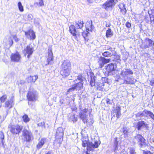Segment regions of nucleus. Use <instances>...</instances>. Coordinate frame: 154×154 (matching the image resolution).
<instances>
[{
	"label": "nucleus",
	"mask_w": 154,
	"mask_h": 154,
	"mask_svg": "<svg viewBox=\"0 0 154 154\" xmlns=\"http://www.w3.org/2000/svg\"><path fill=\"white\" fill-rule=\"evenodd\" d=\"M134 79L132 78L128 77L127 79H124L123 80V84H133L135 82Z\"/></svg>",
	"instance_id": "26"
},
{
	"label": "nucleus",
	"mask_w": 154,
	"mask_h": 154,
	"mask_svg": "<svg viewBox=\"0 0 154 154\" xmlns=\"http://www.w3.org/2000/svg\"><path fill=\"white\" fill-rule=\"evenodd\" d=\"M123 133L124 136V137H126L128 136V131L127 128L125 127H123Z\"/></svg>",
	"instance_id": "38"
},
{
	"label": "nucleus",
	"mask_w": 154,
	"mask_h": 154,
	"mask_svg": "<svg viewBox=\"0 0 154 154\" xmlns=\"http://www.w3.org/2000/svg\"><path fill=\"white\" fill-rule=\"evenodd\" d=\"M45 154H51V152L49 151L48 152H47V153H45Z\"/></svg>",
	"instance_id": "55"
},
{
	"label": "nucleus",
	"mask_w": 154,
	"mask_h": 154,
	"mask_svg": "<svg viewBox=\"0 0 154 154\" xmlns=\"http://www.w3.org/2000/svg\"><path fill=\"white\" fill-rule=\"evenodd\" d=\"M120 56L119 55H114V59L113 60V61L119 62L120 61Z\"/></svg>",
	"instance_id": "41"
},
{
	"label": "nucleus",
	"mask_w": 154,
	"mask_h": 154,
	"mask_svg": "<svg viewBox=\"0 0 154 154\" xmlns=\"http://www.w3.org/2000/svg\"><path fill=\"white\" fill-rule=\"evenodd\" d=\"M119 8L120 9L121 12L123 14H125L127 10L125 7V5L123 3H120L119 5Z\"/></svg>",
	"instance_id": "29"
},
{
	"label": "nucleus",
	"mask_w": 154,
	"mask_h": 154,
	"mask_svg": "<svg viewBox=\"0 0 154 154\" xmlns=\"http://www.w3.org/2000/svg\"><path fill=\"white\" fill-rule=\"evenodd\" d=\"M8 128L11 134L14 135H19L22 132L23 126L18 124H10Z\"/></svg>",
	"instance_id": "3"
},
{
	"label": "nucleus",
	"mask_w": 154,
	"mask_h": 154,
	"mask_svg": "<svg viewBox=\"0 0 154 154\" xmlns=\"http://www.w3.org/2000/svg\"><path fill=\"white\" fill-rule=\"evenodd\" d=\"M14 97H13L10 100H8L5 102V107L10 109L12 108L14 105Z\"/></svg>",
	"instance_id": "22"
},
{
	"label": "nucleus",
	"mask_w": 154,
	"mask_h": 154,
	"mask_svg": "<svg viewBox=\"0 0 154 154\" xmlns=\"http://www.w3.org/2000/svg\"><path fill=\"white\" fill-rule=\"evenodd\" d=\"M26 98L28 101V105H30L31 102H35L38 99L37 95L34 91L29 90L27 95Z\"/></svg>",
	"instance_id": "5"
},
{
	"label": "nucleus",
	"mask_w": 154,
	"mask_h": 154,
	"mask_svg": "<svg viewBox=\"0 0 154 154\" xmlns=\"http://www.w3.org/2000/svg\"><path fill=\"white\" fill-rule=\"evenodd\" d=\"M151 12V14H152L153 17H154V7L153 9L150 10Z\"/></svg>",
	"instance_id": "52"
},
{
	"label": "nucleus",
	"mask_w": 154,
	"mask_h": 154,
	"mask_svg": "<svg viewBox=\"0 0 154 154\" xmlns=\"http://www.w3.org/2000/svg\"><path fill=\"white\" fill-rule=\"evenodd\" d=\"M63 131L61 127L57 128L55 136V140L59 144H61L63 141Z\"/></svg>",
	"instance_id": "6"
},
{
	"label": "nucleus",
	"mask_w": 154,
	"mask_h": 154,
	"mask_svg": "<svg viewBox=\"0 0 154 154\" xmlns=\"http://www.w3.org/2000/svg\"><path fill=\"white\" fill-rule=\"evenodd\" d=\"M4 135L3 132L2 131H1L0 132V137L1 138V139L2 140H3L4 139Z\"/></svg>",
	"instance_id": "43"
},
{
	"label": "nucleus",
	"mask_w": 154,
	"mask_h": 154,
	"mask_svg": "<svg viewBox=\"0 0 154 154\" xmlns=\"http://www.w3.org/2000/svg\"><path fill=\"white\" fill-rule=\"evenodd\" d=\"M1 116L0 115V119H1Z\"/></svg>",
	"instance_id": "58"
},
{
	"label": "nucleus",
	"mask_w": 154,
	"mask_h": 154,
	"mask_svg": "<svg viewBox=\"0 0 154 154\" xmlns=\"http://www.w3.org/2000/svg\"><path fill=\"white\" fill-rule=\"evenodd\" d=\"M82 145L83 147H85L87 146L86 150L85 152V154H90V151L93 150V149L97 148L100 144V142L98 141H95L93 144L90 142L88 138H83L82 139Z\"/></svg>",
	"instance_id": "1"
},
{
	"label": "nucleus",
	"mask_w": 154,
	"mask_h": 154,
	"mask_svg": "<svg viewBox=\"0 0 154 154\" xmlns=\"http://www.w3.org/2000/svg\"><path fill=\"white\" fill-rule=\"evenodd\" d=\"M114 139H115V141L114 142V145H118V142L117 141L118 138L117 137H116Z\"/></svg>",
	"instance_id": "49"
},
{
	"label": "nucleus",
	"mask_w": 154,
	"mask_h": 154,
	"mask_svg": "<svg viewBox=\"0 0 154 154\" xmlns=\"http://www.w3.org/2000/svg\"><path fill=\"white\" fill-rule=\"evenodd\" d=\"M12 38L16 42H17L19 41V39L17 37V35L16 34L13 35Z\"/></svg>",
	"instance_id": "45"
},
{
	"label": "nucleus",
	"mask_w": 154,
	"mask_h": 154,
	"mask_svg": "<svg viewBox=\"0 0 154 154\" xmlns=\"http://www.w3.org/2000/svg\"><path fill=\"white\" fill-rule=\"evenodd\" d=\"M143 154H153V152H151L150 151L148 150H143Z\"/></svg>",
	"instance_id": "44"
},
{
	"label": "nucleus",
	"mask_w": 154,
	"mask_h": 154,
	"mask_svg": "<svg viewBox=\"0 0 154 154\" xmlns=\"http://www.w3.org/2000/svg\"><path fill=\"white\" fill-rule=\"evenodd\" d=\"M134 138L139 143V145L140 147L146 146V140L141 134H137L135 136Z\"/></svg>",
	"instance_id": "13"
},
{
	"label": "nucleus",
	"mask_w": 154,
	"mask_h": 154,
	"mask_svg": "<svg viewBox=\"0 0 154 154\" xmlns=\"http://www.w3.org/2000/svg\"><path fill=\"white\" fill-rule=\"evenodd\" d=\"M22 118L23 122L25 123L28 122L30 120V119L28 117V115L26 114L24 115L23 116Z\"/></svg>",
	"instance_id": "34"
},
{
	"label": "nucleus",
	"mask_w": 154,
	"mask_h": 154,
	"mask_svg": "<svg viewBox=\"0 0 154 154\" xmlns=\"http://www.w3.org/2000/svg\"><path fill=\"white\" fill-rule=\"evenodd\" d=\"M110 61V59H109L105 58L103 57H100L98 62L100 68H102L105 64L109 63Z\"/></svg>",
	"instance_id": "19"
},
{
	"label": "nucleus",
	"mask_w": 154,
	"mask_h": 154,
	"mask_svg": "<svg viewBox=\"0 0 154 154\" xmlns=\"http://www.w3.org/2000/svg\"><path fill=\"white\" fill-rule=\"evenodd\" d=\"M113 32L111 29L109 28L106 30V36L107 38H110L113 36Z\"/></svg>",
	"instance_id": "30"
},
{
	"label": "nucleus",
	"mask_w": 154,
	"mask_h": 154,
	"mask_svg": "<svg viewBox=\"0 0 154 154\" xmlns=\"http://www.w3.org/2000/svg\"><path fill=\"white\" fill-rule=\"evenodd\" d=\"M111 26V23L109 22H106V26L107 27H109Z\"/></svg>",
	"instance_id": "51"
},
{
	"label": "nucleus",
	"mask_w": 154,
	"mask_h": 154,
	"mask_svg": "<svg viewBox=\"0 0 154 154\" xmlns=\"http://www.w3.org/2000/svg\"><path fill=\"white\" fill-rule=\"evenodd\" d=\"M47 139L43 137L42 138L39 140L36 146L37 149H39L41 148L47 142Z\"/></svg>",
	"instance_id": "24"
},
{
	"label": "nucleus",
	"mask_w": 154,
	"mask_h": 154,
	"mask_svg": "<svg viewBox=\"0 0 154 154\" xmlns=\"http://www.w3.org/2000/svg\"><path fill=\"white\" fill-rule=\"evenodd\" d=\"M117 2L118 0H107L102 5V8L107 10L113 7Z\"/></svg>",
	"instance_id": "12"
},
{
	"label": "nucleus",
	"mask_w": 154,
	"mask_h": 154,
	"mask_svg": "<svg viewBox=\"0 0 154 154\" xmlns=\"http://www.w3.org/2000/svg\"><path fill=\"white\" fill-rule=\"evenodd\" d=\"M131 26V23L128 22H127L125 23V26L127 28H130Z\"/></svg>",
	"instance_id": "46"
},
{
	"label": "nucleus",
	"mask_w": 154,
	"mask_h": 154,
	"mask_svg": "<svg viewBox=\"0 0 154 154\" xmlns=\"http://www.w3.org/2000/svg\"><path fill=\"white\" fill-rule=\"evenodd\" d=\"M111 53L109 51H105L102 53V55L105 57L110 56Z\"/></svg>",
	"instance_id": "40"
},
{
	"label": "nucleus",
	"mask_w": 154,
	"mask_h": 154,
	"mask_svg": "<svg viewBox=\"0 0 154 154\" xmlns=\"http://www.w3.org/2000/svg\"><path fill=\"white\" fill-rule=\"evenodd\" d=\"M25 34L27 37H29L30 40H34L36 38V35L34 31L31 29H29L24 32Z\"/></svg>",
	"instance_id": "21"
},
{
	"label": "nucleus",
	"mask_w": 154,
	"mask_h": 154,
	"mask_svg": "<svg viewBox=\"0 0 154 154\" xmlns=\"http://www.w3.org/2000/svg\"><path fill=\"white\" fill-rule=\"evenodd\" d=\"M40 6H42L44 5L43 0H39L38 3Z\"/></svg>",
	"instance_id": "48"
},
{
	"label": "nucleus",
	"mask_w": 154,
	"mask_h": 154,
	"mask_svg": "<svg viewBox=\"0 0 154 154\" xmlns=\"http://www.w3.org/2000/svg\"><path fill=\"white\" fill-rule=\"evenodd\" d=\"M69 31L71 34L75 37V39H76L78 37H79L80 33L77 32L74 25H72L69 26Z\"/></svg>",
	"instance_id": "15"
},
{
	"label": "nucleus",
	"mask_w": 154,
	"mask_h": 154,
	"mask_svg": "<svg viewBox=\"0 0 154 154\" xmlns=\"http://www.w3.org/2000/svg\"><path fill=\"white\" fill-rule=\"evenodd\" d=\"M13 43V40L12 39L11 37H9L7 41L5 42V44L6 46H9V47H10L11 46Z\"/></svg>",
	"instance_id": "31"
},
{
	"label": "nucleus",
	"mask_w": 154,
	"mask_h": 154,
	"mask_svg": "<svg viewBox=\"0 0 154 154\" xmlns=\"http://www.w3.org/2000/svg\"><path fill=\"white\" fill-rule=\"evenodd\" d=\"M112 48L111 47H110L108 49H107V50H110L111 49H112Z\"/></svg>",
	"instance_id": "56"
},
{
	"label": "nucleus",
	"mask_w": 154,
	"mask_h": 154,
	"mask_svg": "<svg viewBox=\"0 0 154 154\" xmlns=\"http://www.w3.org/2000/svg\"><path fill=\"white\" fill-rule=\"evenodd\" d=\"M116 113L117 119H119L121 115V109L120 107H117V109L116 110Z\"/></svg>",
	"instance_id": "32"
},
{
	"label": "nucleus",
	"mask_w": 154,
	"mask_h": 154,
	"mask_svg": "<svg viewBox=\"0 0 154 154\" xmlns=\"http://www.w3.org/2000/svg\"><path fill=\"white\" fill-rule=\"evenodd\" d=\"M130 154H136V152L134 148H131L130 149Z\"/></svg>",
	"instance_id": "47"
},
{
	"label": "nucleus",
	"mask_w": 154,
	"mask_h": 154,
	"mask_svg": "<svg viewBox=\"0 0 154 154\" xmlns=\"http://www.w3.org/2000/svg\"><path fill=\"white\" fill-rule=\"evenodd\" d=\"M90 84L91 87L95 85V80L94 79H93L91 78Z\"/></svg>",
	"instance_id": "42"
},
{
	"label": "nucleus",
	"mask_w": 154,
	"mask_h": 154,
	"mask_svg": "<svg viewBox=\"0 0 154 154\" xmlns=\"http://www.w3.org/2000/svg\"><path fill=\"white\" fill-rule=\"evenodd\" d=\"M89 33L84 31L82 34L85 40V43L87 45H89L92 43V41L89 36Z\"/></svg>",
	"instance_id": "17"
},
{
	"label": "nucleus",
	"mask_w": 154,
	"mask_h": 154,
	"mask_svg": "<svg viewBox=\"0 0 154 154\" xmlns=\"http://www.w3.org/2000/svg\"><path fill=\"white\" fill-rule=\"evenodd\" d=\"M106 72L108 75H113L115 74L116 69V66L114 64L111 63L106 65L105 67Z\"/></svg>",
	"instance_id": "7"
},
{
	"label": "nucleus",
	"mask_w": 154,
	"mask_h": 154,
	"mask_svg": "<svg viewBox=\"0 0 154 154\" xmlns=\"http://www.w3.org/2000/svg\"><path fill=\"white\" fill-rule=\"evenodd\" d=\"M83 83L84 82H79L72 85L71 87L67 91V94H68L69 92L74 91L75 90L79 91L82 89L83 88Z\"/></svg>",
	"instance_id": "11"
},
{
	"label": "nucleus",
	"mask_w": 154,
	"mask_h": 154,
	"mask_svg": "<svg viewBox=\"0 0 154 154\" xmlns=\"http://www.w3.org/2000/svg\"><path fill=\"white\" fill-rule=\"evenodd\" d=\"M46 57L47 63L46 65L51 64L53 61L54 60L52 45H50L48 46V55Z\"/></svg>",
	"instance_id": "9"
},
{
	"label": "nucleus",
	"mask_w": 154,
	"mask_h": 154,
	"mask_svg": "<svg viewBox=\"0 0 154 154\" xmlns=\"http://www.w3.org/2000/svg\"><path fill=\"white\" fill-rule=\"evenodd\" d=\"M106 103L107 104H111V103L110 102V100L109 98H107L106 99Z\"/></svg>",
	"instance_id": "50"
},
{
	"label": "nucleus",
	"mask_w": 154,
	"mask_h": 154,
	"mask_svg": "<svg viewBox=\"0 0 154 154\" xmlns=\"http://www.w3.org/2000/svg\"><path fill=\"white\" fill-rule=\"evenodd\" d=\"M7 97L6 94H4L0 97V101L1 103L5 102L7 99Z\"/></svg>",
	"instance_id": "37"
},
{
	"label": "nucleus",
	"mask_w": 154,
	"mask_h": 154,
	"mask_svg": "<svg viewBox=\"0 0 154 154\" xmlns=\"http://www.w3.org/2000/svg\"><path fill=\"white\" fill-rule=\"evenodd\" d=\"M150 83L152 84H154V79H152L151 81H150Z\"/></svg>",
	"instance_id": "54"
},
{
	"label": "nucleus",
	"mask_w": 154,
	"mask_h": 154,
	"mask_svg": "<svg viewBox=\"0 0 154 154\" xmlns=\"http://www.w3.org/2000/svg\"><path fill=\"white\" fill-rule=\"evenodd\" d=\"M38 78L37 75L30 76L27 78V80L28 83H34Z\"/></svg>",
	"instance_id": "27"
},
{
	"label": "nucleus",
	"mask_w": 154,
	"mask_h": 154,
	"mask_svg": "<svg viewBox=\"0 0 154 154\" xmlns=\"http://www.w3.org/2000/svg\"><path fill=\"white\" fill-rule=\"evenodd\" d=\"M84 77L83 76V75L81 73L79 74L78 75L77 77V79H75V80L74 81H77V80H78L79 81H80L79 82H84Z\"/></svg>",
	"instance_id": "35"
},
{
	"label": "nucleus",
	"mask_w": 154,
	"mask_h": 154,
	"mask_svg": "<svg viewBox=\"0 0 154 154\" xmlns=\"http://www.w3.org/2000/svg\"><path fill=\"white\" fill-rule=\"evenodd\" d=\"M133 72L130 69H126L125 70H122L121 72V75L123 76H126L129 75H132Z\"/></svg>",
	"instance_id": "25"
},
{
	"label": "nucleus",
	"mask_w": 154,
	"mask_h": 154,
	"mask_svg": "<svg viewBox=\"0 0 154 154\" xmlns=\"http://www.w3.org/2000/svg\"><path fill=\"white\" fill-rule=\"evenodd\" d=\"M84 23L83 21L79 20L76 22L75 26L77 29H81L84 26Z\"/></svg>",
	"instance_id": "28"
},
{
	"label": "nucleus",
	"mask_w": 154,
	"mask_h": 154,
	"mask_svg": "<svg viewBox=\"0 0 154 154\" xmlns=\"http://www.w3.org/2000/svg\"><path fill=\"white\" fill-rule=\"evenodd\" d=\"M22 57L20 53L16 51L12 53L10 55V59L11 62L15 63H20L21 61Z\"/></svg>",
	"instance_id": "8"
},
{
	"label": "nucleus",
	"mask_w": 154,
	"mask_h": 154,
	"mask_svg": "<svg viewBox=\"0 0 154 154\" xmlns=\"http://www.w3.org/2000/svg\"><path fill=\"white\" fill-rule=\"evenodd\" d=\"M144 112L146 115H148L152 119L154 120V115L153 113L150 111H148L146 109H144L142 113H138L136 116V117H140L144 116L145 115L143 113Z\"/></svg>",
	"instance_id": "18"
},
{
	"label": "nucleus",
	"mask_w": 154,
	"mask_h": 154,
	"mask_svg": "<svg viewBox=\"0 0 154 154\" xmlns=\"http://www.w3.org/2000/svg\"><path fill=\"white\" fill-rule=\"evenodd\" d=\"M88 111V109L85 108L82 110L81 112L79 114V116L83 122L84 123H87L88 122V119H87L88 115L86 113Z\"/></svg>",
	"instance_id": "14"
},
{
	"label": "nucleus",
	"mask_w": 154,
	"mask_h": 154,
	"mask_svg": "<svg viewBox=\"0 0 154 154\" xmlns=\"http://www.w3.org/2000/svg\"><path fill=\"white\" fill-rule=\"evenodd\" d=\"M17 5L19 11L21 12H23L24 11V9L21 3L20 2H19Z\"/></svg>",
	"instance_id": "39"
},
{
	"label": "nucleus",
	"mask_w": 154,
	"mask_h": 154,
	"mask_svg": "<svg viewBox=\"0 0 154 154\" xmlns=\"http://www.w3.org/2000/svg\"><path fill=\"white\" fill-rule=\"evenodd\" d=\"M113 116L115 117V115H114V116H113L112 117V118H111V119H112V118H113Z\"/></svg>",
	"instance_id": "57"
},
{
	"label": "nucleus",
	"mask_w": 154,
	"mask_h": 154,
	"mask_svg": "<svg viewBox=\"0 0 154 154\" xmlns=\"http://www.w3.org/2000/svg\"><path fill=\"white\" fill-rule=\"evenodd\" d=\"M23 140L26 142H30L34 139V137L30 130L24 129L22 132Z\"/></svg>",
	"instance_id": "4"
},
{
	"label": "nucleus",
	"mask_w": 154,
	"mask_h": 154,
	"mask_svg": "<svg viewBox=\"0 0 154 154\" xmlns=\"http://www.w3.org/2000/svg\"><path fill=\"white\" fill-rule=\"evenodd\" d=\"M96 88L97 90L99 91H103V88L102 87V85H102V84L100 82H98L96 84Z\"/></svg>",
	"instance_id": "33"
},
{
	"label": "nucleus",
	"mask_w": 154,
	"mask_h": 154,
	"mask_svg": "<svg viewBox=\"0 0 154 154\" xmlns=\"http://www.w3.org/2000/svg\"><path fill=\"white\" fill-rule=\"evenodd\" d=\"M25 34L27 37H29L30 40H34L36 38V35L34 31L31 29H29L24 32Z\"/></svg>",
	"instance_id": "20"
},
{
	"label": "nucleus",
	"mask_w": 154,
	"mask_h": 154,
	"mask_svg": "<svg viewBox=\"0 0 154 154\" xmlns=\"http://www.w3.org/2000/svg\"><path fill=\"white\" fill-rule=\"evenodd\" d=\"M144 43L143 48H141L146 49L150 47H152L154 45V42L149 38H146L145 39Z\"/></svg>",
	"instance_id": "16"
},
{
	"label": "nucleus",
	"mask_w": 154,
	"mask_h": 154,
	"mask_svg": "<svg viewBox=\"0 0 154 154\" xmlns=\"http://www.w3.org/2000/svg\"><path fill=\"white\" fill-rule=\"evenodd\" d=\"M148 124L143 121H138L136 125V128L138 130H140L141 128H147Z\"/></svg>",
	"instance_id": "23"
},
{
	"label": "nucleus",
	"mask_w": 154,
	"mask_h": 154,
	"mask_svg": "<svg viewBox=\"0 0 154 154\" xmlns=\"http://www.w3.org/2000/svg\"><path fill=\"white\" fill-rule=\"evenodd\" d=\"M91 23L90 22H87L85 24V27L86 30L88 31H91L92 28Z\"/></svg>",
	"instance_id": "36"
},
{
	"label": "nucleus",
	"mask_w": 154,
	"mask_h": 154,
	"mask_svg": "<svg viewBox=\"0 0 154 154\" xmlns=\"http://www.w3.org/2000/svg\"><path fill=\"white\" fill-rule=\"evenodd\" d=\"M71 64L68 60H64L61 66L60 75L63 77L68 76L70 74L71 69Z\"/></svg>",
	"instance_id": "2"
},
{
	"label": "nucleus",
	"mask_w": 154,
	"mask_h": 154,
	"mask_svg": "<svg viewBox=\"0 0 154 154\" xmlns=\"http://www.w3.org/2000/svg\"><path fill=\"white\" fill-rule=\"evenodd\" d=\"M115 148L114 149V150L115 151L116 150H117L118 148V145H115Z\"/></svg>",
	"instance_id": "53"
},
{
	"label": "nucleus",
	"mask_w": 154,
	"mask_h": 154,
	"mask_svg": "<svg viewBox=\"0 0 154 154\" xmlns=\"http://www.w3.org/2000/svg\"><path fill=\"white\" fill-rule=\"evenodd\" d=\"M34 48L33 47L30 45H27L23 51V52L25 57L27 56L28 59H29L30 56L32 55L34 51Z\"/></svg>",
	"instance_id": "10"
}]
</instances>
